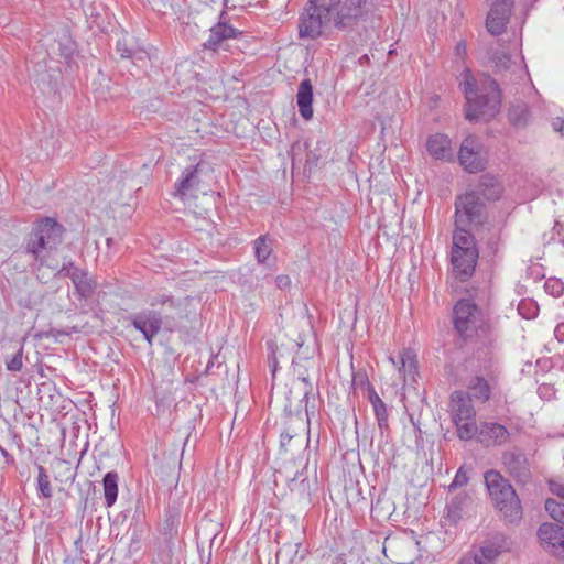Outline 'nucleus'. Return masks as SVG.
<instances>
[{"mask_svg":"<svg viewBox=\"0 0 564 564\" xmlns=\"http://www.w3.org/2000/svg\"><path fill=\"white\" fill-rule=\"evenodd\" d=\"M460 86L466 98L465 118L468 121H488L496 117L501 107V90L496 79L485 76L478 86L467 70Z\"/></svg>","mask_w":564,"mask_h":564,"instance_id":"obj_1","label":"nucleus"},{"mask_svg":"<svg viewBox=\"0 0 564 564\" xmlns=\"http://www.w3.org/2000/svg\"><path fill=\"white\" fill-rule=\"evenodd\" d=\"M484 479L500 519L508 524L519 523L523 516L522 503L509 479L496 469L487 470Z\"/></svg>","mask_w":564,"mask_h":564,"instance_id":"obj_2","label":"nucleus"},{"mask_svg":"<svg viewBox=\"0 0 564 564\" xmlns=\"http://www.w3.org/2000/svg\"><path fill=\"white\" fill-rule=\"evenodd\" d=\"M65 228L52 217L35 220L28 234L24 248L40 267L44 265L48 256L56 251L63 242Z\"/></svg>","mask_w":564,"mask_h":564,"instance_id":"obj_3","label":"nucleus"},{"mask_svg":"<svg viewBox=\"0 0 564 564\" xmlns=\"http://www.w3.org/2000/svg\"><path fill=\"white\" fill-rule=\"evenodd\" d=\"M290 348L297 349L296 356L292 359V364L293 373L297 377L301 386L295 387V389L300 390L303 394L301 402H305L304 408L307 417V424H310L311 415H313L315 412V404H310V398H313V401H315V393L313 392L310 375V370H315V361L312 360L311 357L313 350L308 346H305V339L302 335H299Z\"/></svg>","mask_w":564,"mask_h":564,"instance_id":"obj_4","label":"nucleus"},{"mask_svg":"<svg viewBox=\"0 0 564 564\" xmlns=\"http://www.w3.org/2000/svg\"><path fill=\"white\" fill-rule=\"evenodd\" d=\"M455 330L464 340L485 335L489 328L481 310L470 300H460L453 311Z\"/></svg>","mask_w":564,"mask_h":564,"instance_id":"obj_5","label":"nucleus"},{"mask_svg":"<svg viewBox=\"0 0 564 564\" xmlns=\"http://www.w3.org/2000/svg\"><path fill=\"white\" fill-rule=\"evenodd\" d=\"M485 204L474 191L457 197L455 202V226H479L486 219Z\"/></svg>","mask_w":564,"mask_h":564,"instance_id":"obj_6","label":"nucleus"},{"mask_svg":"<svg viewBox=\"0 0 564 564\" xmlns=\"http://www.w3.org/2000/svg\"><path fill=\"white\" fill-rule=\"evenodd\" d=\"M40 48L45 51V56L50 61L59 62L64 59L68 63L76 52V43L68 29L62 28L55 33L44 35L40 41Z\"/></svg>","mask_w":564,"mask_h":564,"instance_id":"obj_7","label":"nucleus"},{"mask_svg":"<svg viewBox=\"0 0 564 564\" xmlns=\"http://www.w3.org/2000/svg\"><path fill=\"white\" fill-rule=\"evenodd\" d=\"M169 314L164 312H156L155 310H145L133 314L130 317L131 324L133 327L139 330L145 338V340L152 345V340L156 334L160 333L162 326L165 329L172 332L173 325L170 323Z\"/></svg>","mask_w":564,"mask_h":564,"instance_id":"obj_8","label":"nucleus"},{"mask_svg":"<svg viewBox=\"0 0 564 564\" xmlns=\"http://www.w3.org/2000/svg\"><path fill=\"white\" fill-rule=\"evenodd\" d=\"M206 169L207 164L203 161L186 166L175 183L173 195L182 200L197 197V193L202 191V177Z\"/></svg>","mask_w":564,"mask_h":564,"instance_id":"obj_9","label":"nucleus"},{"mask_svg":"<svg viewBox=\"0 0 564 564\" xmlns=\"http://www.w3.org/2000/svg\"><path fill=\"white\" fill-rule=\"evenodd\" d=\"M536 535L540 545L547 553L564 558V525L544 522L539 527Z\"/></svg>","mask_w":564,"mask_h":564,"instance_id":"obj_10","label":"nucleus"},{"mask_svg":"<svg viewBox=\"0 0 564 564\" xmlns=\"http://www.w3.org/2000/svg\"><path fill=\"white\" fill-rule=\"evenodd\" d=\"M501 460L507 473L518 482L527 484L530 480V463L527 455L520 448L503 452Z\"/></svg>","mask_w":564,"mask_h":564,"instance_id":"obj_11","label":"nucleus"},{"mask_svg":"<svg viewBox=\"0 0 564 564\" xmlns=\"http://www.w3.org/2000/svg\"><path fill=\"white\" fill-rule=\"evenodd\" d=\"M513 4V0H496L492 3L486 20V26L490 34L500 35L506 31Z\"/></svg>","mask_w":564,"mask_h":564,"instance_id":"obj_12","label":"nucleus"},{"mask_svg":"<svg viewBox=\"0 0 564 564\" xmlns=\"http://www.w3.org/2000/svg\"><path fill=\"white\" fill-rule=\"evenodd\" d=\"M326 22L317 12H313L312 6L307 3L305 12L302 14L299 23V36L301 39L315 40L326 28Z\"/></svg>","mask_w":564,"mask_h":564,"instance_id":"obj_13","label":"nucleus"},{"mask_svg":"<svg viewBox=\"0 0 564 564\" xmlns=\"http://www.w3.org/2000/svg\"><path fill=\"white\" fill-rule=\"evenodd\" d=\"M509 436L507 427L497 422H482L479 425L478 442L486 447L500 446Z\"/></svg>","mask_w":564,"mask_h":564,"instance_id":"obj_14","label":"nucleus"},{"mask_svg":"<svg viewBox=\"0 0 564 564\" xmlns=\"http://www.w3.org/2000/svg\"><path fill=\"white\" fill-rule=\"evenodd\" d=\"M225 12H221L220 20L210 29L208 40L203 44L205 50L217 51L225 41L236 39L241 34L236 28L224 21Z\"/></svg>","mask_w":564,"mask_h":564,"instance_id":"obj_15","label":"nucleus"},{"mask_svg":"<svg viewBox=\"0 0 564 564\" xmlns=\"http://www.w3.org/2000/svg\"><path fill=\"white\" fill-rule=\"evenodd\" d=\"M471 401V395L462 390H456L451 394L449 409L453 421L474 419L476 412Z\"/></svg>","mask_w":564,"mask_h":564,"instance_id":"obj_16","label":"nucleus"},{"mask_svg":"<svg viewBox=\"0 0 564 564\" xmlns=\"http://www.w3.org/2000/svg\"><path fill=\"white\" fill-rule=\"evenodd\" d=\"M367 0H346L339 1L337 28L346 29L355 24L365 12Z\"/></svg>","mask_w":564,"mask_h":564,"instance_id":"obj_17","label":"nucleus"},{"mask_svg":"<svg viewBox=\"0 0 564 564\" xmlns=\"http://www.w3.org/2000/svg\"><path fill=\"white\" fill-rule=\"evenodd\" d=\"M473 144L474 140L471 138L465 139L460 145L458 159L466 171L469 173H478L485 170L486 160L474 151Z\"/></svg>","mask_w":564,"mask_h":564,"instance_id":"obj_18","label":"nucleus"},{"mask_svg":"<svg viewBox=\"0 0 564 564\" xmlns=\"http://www.w3.org/2000/svg\"><path fill=\"white\" fill-rule=\"evenodd\" d=\"M181 513L182 508L180 503L173 502L167 505L160 524V530L167 540H172L178 534Z\"/></svg>","mask_w":564,"mask_h":564,"instance_id":"obj_19","label":"nucleus"},{"mask_svg":"<svg viewBox=\"0 0 564 564\" xmlns=\"http://www.w3.org/2000/svg\"><path fill=\"white\" fill-rule=\"evenodd\" d=\"M468 226H456L453 234V249L452 253H462L467 251V256L473 260L475 251H478L474 236L467 230Z\"/></svg>","mask_w":564,"mask_h":564,"instance_id":"obj_20","label":"nucleus"},{"mask_svg":"<svg viewBox=\"0 0 564 564\" xmlns=\"http://www.w3.org/2000/svg\"><path fill=\"white\" fill-rule=\"evenodd\" d=\"M478 251H475L474 259L470 260L467 251L459 253H452L453 272L460 281H467L475 272L478 260Z\"/></svg>","mask_w":564,"mask_h":564,"instance_id":"obj_21","label":"nucleus"},{"mask_svg":"<svg viewBox=\"0 0 564 564\" xmlns=\"http://www.w3.org/2000/svg\"><path fill=\"white\" fill-rule=\"evenodd\" d=\"M471 497L466 491L454 495L446 505V519L451 523H457L471 505Z\"/></svg>","mask_w":564,"mask_h":564,"instance_id":"obj_22","label":"nucleus"},{"mask_svg":"<svg viewBox=\"0 0 564 564\" xmlns=\"http://www.w3.org/2000/svg\"><path fill=\"white\" fill-rule=\"evenodd\" d=\"M313 85L310 79H303L297 88L296 104L301 117L310 120L313 117Z\"/></svg>","mask_w":564,"mask_h":564,"instance_id":"obj_23","label":"nucleus"},{"mask_svg":"<svg viewBox=\"0 0 564 564\" xmlns=\"http://www.w3.org/2000/svg\"><path fill=\"white\" fill-rule=\"evenodd\" d=\"M313 12H317L327 25L333 23L337 28L339 0H310Z\"/></svg>","mask_w":564,"mask_h":564,"instance_id":"obj_24","label":"nucleus"},{"mask_svg":"<svg viewBox=\"0 0 564 564\" xmlns=\"http://www.w3.org/2000/svg\"><path fill=\"white\" fill-rule=\"evenodd\" d=\"M426 149L430 155L437 160H449L452 158L451 141L445 134L430 135Z\"/></svg>","mask_w":564,"mask_h":564,"instance_id":"obj_25","label":"nucleus"},{"mask_svg":"<svg viewBox=\"0 0 564 564\" xmlns=\"http://www.w3.org/2000/svg\"><path fill=\"white\" fill-rule=\"evenodd\" d=\"M72 282L75 288V293L79 299H89L97 289L96 280L89 276L87 271L82 269H79L75 275L73 274Z\"/></svg>","mask_w":564,"mask_h":564,"instance_id":"obj_26","label":"nucleus"},{"mask_svg":"<svg viewBox=\"0 0 564 564\" xmlns=\"http://www.w3.org/2000/svg\"><path fill=\"white\" fill-rule=\"evenodd\" d=\"M502 545L501 540L490 541L487 540L482 543V545L471 554L466 555V557H477L480 564H495V560L501 553Z\"/></svg>","mask_w":564,"mask_h":564,"instance_id":"obj_27","label":"nucleus"},{"mask_svg":"<svg viewBox=\"0 0 564 564\" xmlns=\"http://www.w3.org/2000/svg\"><path fill=\"white\" fill-rule=\"evenodd\" d=\"M305 468H303L300 473L290 479L289 488L291 492L297 495L301 499L305 501H310L311 499V481L308 477L305 475Z\"/></svg>","mask_w":564,"mask_h":564,"instance_id":"obj_28","label":"nucleus"},{"mask_svg":"<svg viewBox=\"0 0 564 564\" xmlns=\"http://www.w3.org/2000/svg\"><path fill=\"white\" fill-rule=\"evenodd\" d=\"M304 442L306 445L310 442V438H304V435L299 433L297 431H293V434H290V430H283L280 435V448L288 452H294L303 447Z\"/></svg>","mask_w":564,"mask_h":564,"instance_id":"obj_29","label":"nucleus"},{"mask_svg":"<svg viewBox=\"0 0 564 564\" xmlns=\"http://www.w3.org/2000/svg\"><path fill=\"white\" fill-rule=\"evenodd\" d=\"M471 399L485 403L490 399L491 389L486 379L482 377H474L468 384V392Z\"/></svg>","mask_w":564,"mask_h":564,"instance_id":"obj_30","label":"nucleus"},{"mask_svg":"<svg viewBox=\"0 0 564 564\" xmlns=\"http://www.w3.org/2000/svg\"><path fill=\"white\" fill-rule=\"evenodd\" d=\"M478 187L481 195L488 200H496L501 195V185L492 175H482L479 180Z\"/></svg>","mask_w":564,"mask_h":564,"instance_id":"obj_31","label":"nucleus"},{"mask_svg":"<svg viewBox=\"0 0 564 564\" xmlns=\"http://www.w3.org/2000/svg\"><path fill=\"white\" fill-rule=\"evenodd\" d=\"M116 48L121 58H130L133 63H137L138 61H145L148 58L147 53L142 50L134 48V45L130 44L126 36L117 41Z\"/></svg>","mask_w":564,"mask_h":564,"instance_id":"obj_32","label":"nucleus"},{"mask_svg":"<svg viewBox=\"0 0 564 564\" xmlns=\"http://www.w3.org/2000/svg\"><path fill=\"white\" fill-rule=\"evenodd\" d=\"M118 479L119 477L116 471H109L104 476L102 485L107 507H111L117 500Z\"/></svg>","mask_w":564,"mask_h":564,"instance_id":"obj_33","label":"nucleus"},{"mask_svg":"<svg viewBox=\"0 0 564 564\" xmlns=\"http://www.w3.org/2000/svg\"><path fill=\"white\" fill-rule=\"evenodd\" d=\"M530 118L529 107L525 104L512 105L508 112V119L513 127L523 128Z\"/></svg>","mask_w":564,"mask_h":564,"instance_id":"obj_34","label":"nucleus"},{"mask_svg":"<svg viewBox=\"0 0 564 564\" xmlns=\"http://www.w3.org/2000/svg\"><path fill=\"white\" fill-rule=\"evenodd\" d=\"M491 62L496 74H502L505 72L514 74L516 70H521L520 67L511 61L510 56L502 51L496 52L491 57Z\"/></svg>","mask_w":564,"mask_h":564,"instance_id":"obj_35","label":"nucleus"},{"mask_svg":"<svg viewBox=\"0 0 564 564\" xmlns=\"http://www.w3.org/2000/svg\"><path fill=\"white\" fill-rule=\"evenodd\" d=\"M457 427V435L463 441H469L474 437L478 441L479 426L476 424L474 419L471 420H462L454 421Z\"/></svg>","mask_w":564,"mask_h":564,"instance_id":"obj_36","label":"nucleus"},{"mask_svg":"<svg viewBox=\"0 0 564 564\" xmlns=\"http://www.w3.org/2000/svg\"><path fill=\"white\" fill-rule=\"evenodd\" d=\"M400 361H401V368L400 370H403L405 375L411 376L414 378V375L417 371V357L414 350L410 348H405L400 352Z\"/></svg>","mask_w":564,"mask_h":564,"instance_id":"obj_37","label":"nucleus"},{"mask_svg":"<svg viewBox=\"0 0 564 564\" xmlns=\"http://www.w3.org/2000/svg\"><path fill=\"white\" fill-rule=\"evenodd\" d=\"M272 252V242L267 235L254 240V253L259 263H264Z\"/></svg>","mask_w":564,"mask_h":564,"instance_id":"obj_38","label":"nucleus"},{"mask_svg":"<svg viewBox=\"0 0 564 564\" xmlns=\"http://www.w3.org/2000/svg\"><path fill=\"white\" fill-rule=\"evenodd\" d=\"M37 471H39L37 490L41 492V495L44 498L50 499L53 496V490H52L48 475H47L45 468L41 465H37Z\"/></svg>","mask_w":564,"mask_h":564,"instance_id":"obj_39","label":"nucleus"},{"mask_svg":"<svg viewBox=\"0 0 564 564\" xmlns=\"http://www.w3.org/2000/svg\"><path fill=\"white\" fill-rule=\"evenodd\" d=\"M373 412L377 419L378 427L380 430V433L383 434L389 430V422H388V412H387V405L381 400L378 403L372 404Z\"/></svg>","mask_w":564,"mask_h":564,"instance_id":"obj_40","label":"nucleus"},{"mask_svg":"<svg viewBox=\"0 0 564 564\" xmlns=\"http://www.w3.org/2000/svg\"><path fill=\"white\" fill-rule=\"evenodd\" d=\"M545 510L558 524L564 525V503L550 498L545 501Z\"/></svg>","mask_w":564,"mask_h":564,"instance_id":"obj_41","label":"nucleus"},{"mask_svg":"<svg viewBox=\"0 0 564 564\" xmlns=\"http://www.w3.org/2000/svg\"><path fill=\"white\" fill-rule=\"evenodd\" d=\"M284 412L288 414L289 420L285 422L283 430H290V434H293V431H297L299 433L303 434V419L299 414L295 416L292 415L291 403L284 406Z\"/></svg>","mask_w":564,"mask_h":564,"instance_id":"obj_42","label":"nucleus"},{"mask_svg":"<svg viewBox=\"0 0 564 564\" xmlns=\"http://www.w3.org/2000/svg\"><path fill=\"white\" fill-rule=\"evenodd\" d=\"M32 64H33V73L35 74L36 77H39V80L41 82H50L51 78L53 77V75L51 74H45V72L47 70V68L50 70H55L52 66H48L47 65V62H46V58L45 56L43 58H40L35 62L32 61Z\"/></svg>","mask_w":564,"mask_h":564,"instance_id":"obj_43","label":"nucleus"},{"mask_svg":"<svg viewBox=\"0 0 564 564\" xmlns=\"http://www.w3.org/2000/svg\"><path fill=\"white\" fill-rule=\"evenodd\" d=\"M158 303H161L162 305V308L160 312H164L166 314H169L170 316H173V318H170V323L173 325V328L175 327V323H174V319H175V315H180L181 313V310L177 305H175L174 301L172 300V297L170 296H161L160 299L156 300Z\"/></svg>","mask_w":564,"mask_h":564,"instance_id":"obj_44","label":"nucleus"},{"mask_svg":"<svg viewBox=\"0 0 564 564\" xmlns=\"http://www.w3.org/2000/svg\"><path fill=\"white\" fill-rule=\"evenodd\" d=\"M518 312L523 318L531 319L538 315L539 306L532 301L522 300L518 305Z\"/></svg>","mask_w":564,"mask_h":564,"instance_id":"obj_45","label":"nucleus"},{"mask_svg":"<svg viewBox=\"0 0 564 564\" xmlns=\"http://www.w3.org/2000/svg\"><path fill=\"white\" fill-rule=\"evenodd\" d=\"M6 366L9 371H20L23 366V346L11 357L6 359Z\"/></svg>","mask_w":564,"mask_h":564,"instance_id":"obj_46","label":"nucleus"},{"mask_svg":"<svg viewBox=\"0 0 564 564\" xmlns=\"http://www.w3.org/2000/svg\"><path fill=\"white\" fill-rule=\"evenodd\" d=\"M468 480H469V477H468V474H467L465 467L460 466L458 468L453 481L448 486V490L454 491L457 488H462L468 484Z\"/></svg>","mask_w":564,"mask_h":564,"instance_id":"obj_47","label":"nucleus"},{"mask_svg":"<svg viewBox=\"0 0 564 564\" xmlns=\"http://www.w3.org/2000/svg\"><path fill=\"white\" fill-rule=\"evenodd\" d=\"M76 332H78V329L75 326L74 327H68V328H65V329H58V328H55V327H51L48 330L43 332L40 335V337L54 338L56 341H58L61 336H69L73 333H76Z\"/></svg>","mask_w":564,"mask_h":564,"instance_id":"obj_48","label":"nucleus"},{"mask_svg":"<svg viewBox=\"0 0 564 564\" xmlns=\"http://www.w3.org/2000/svg\"><path fill=\"white\" fill-rule=\"evenodd\" d=\"M297 546H300V543H296L294 545H291V544L283 545L276 552V560L278 561H288V562L292 563V561H293L292 553H294V554L297 553V551L294 550V547H297Z\"/></svg>","mask_w":564,"mask_h":564,"instance_id":"obj_49","label":"nucleus"},{"mask_svg":"<svg viewBox=\"0 0 564 564\" xmlns=\"http://www.w3.org/2000/svg\"><path fill=\"white\" fill-rule=\"evenodd\" d=\"M545 290L553 295H561L564 290V285L558 280H547L545 282Z\"/></svg>","mask_w":564,"mask_h":564,"instance_id":"obj_50","label":"nucleus"},{"mask_svg":"<svg viewBox=\"0 0 564 564\" xmlns=\"http://www.w3.org/2000/svg\"><path fill=\"white\" fill-rule=\"evenodd\" d=\"M368 384H371V383L369 382L368 377L365 372L359 371V372H355L352 375V386L355 388H357V387L367 388Z\"/></svg>","mask_w":564,"mask_h":564,"instance_id":"obj_51","label":"nucleus"},{"mask_svg":"<svg viewBox=\"0 0 564 564\" xmlns=\"http://www.w3.org/2000/svg\"><path fill=\"white\" fill-rule=\"evenodd\" d=\"M319 160V156L314 152H308L306 154V161H305V171L308 170V172L312 171L313 167L317 165V162Z\"/></svg>","mask_w":564,"mask_h":564,"instance_id":"obj_52","label":"nucleus"},{"mask_svg":"<svg viewBox=\"0 0 564 564\" xmlns=\"http://www.w3.org/2000/svg\"><path fill=\"white\" fill-rule=\"evenodd\" d=\"M366 389L368 392V400L371 403V405L381 401V398L378 395V393L376 392L375 388L371 384H368Z\"/></svg>","mask_w":564,"mask_h":564,"instance_id":"obj_53","label":"nucleus"},{"mask_svg":"<svg viewBox=\"0 0 564 564\" xmlns=\"http://www.w3.org/2000/svg\"><path fill=\"white\" fill-rule=\"evenodd\" d=\"M276 286L281 290L288 288L291 284L289 275H279L275 279Z\"/></svg>","mask_w":564,"mask_h":564,"instance_id":"obj_54","label":"nucleus"},{"mask_svg":"<svg viewBox=\"0 0 564 564\" xmlns=\"http://www.w3.org/2000/svg\"><path fill=\"white\" fill-rule=\"evenodd\" d=\"M552 127L554 131L561 133V135H564V119L563 118H555L552 122Z\"/></svg>","mask_w":564,"mask_h":564,"instance_id":"obj_55","label":"nucleus"},{"mask_svg":"<svg viewBox=\"0 0 564 564\" xmlns=\"http://www.w3.org/2000/svg\"><path fill=\"white\" fill-rule=\"evenodd\" d=\"M79 269H73V270H69L67 268H64L62 267L58 272H57V276H64V278H69L70 280H73V274L75 275L77 272H78Z\"/></svg>","mask_w":564,"mask_h":564,"instance_id":"obj_56","label":"nucleus"},{"mask_svg":"<svg viewBox=\"0 0 564 564\" xmlns=\"http://www.w3.org/2000/svg\"><path fill=\"white\" fill-rule=\"evenodd\" d=\"M554 335L556 337V339L561 343L564 341V323H560L555 329H554Z\"/></svg>","mask_w":564,"mask_h":564,"instance_id":"obj_57","label":"nucleus"},{"mask_svg":"<svg viewBox=\"0 0 564 564\" xmlns=\"http://www.w3.org/2000/svg\"><path fill=\"white\" fill-rule=\"evenodd\" d=\"M467 52V45L465 42H459L457 43L456 45V54L459 55V56H463L465 55Z\"/></svg>","mask_w":564,"mask_h":564,"instance_id":"obj_58","label":"nucleus"},{"mask_svg":"<svg viewBox=\"0 0 564 564\" xmlns=\"http://www.w3.org/2000/svg\"><path fill=\"white\" fill-rule=\"evenodd\" d=\"M410 419H411V422H412V424L414 426L415 432L417 433V435H416V444L419 445L420 441H422V431H421V429L419 426V423L415 422L412 416Z\"/></svg>","mask_w":564,"mask_h":564,"instance_id":"obj_59","label":"nucleus"},{"mask_svg":"<svg viewBox=\"0 0 564 564\" xmlns=\"http://www.w3.org/2000/svg\"><path fill=\"white\" fill-rule=\"evenodd\" d=\"M458 564H480L477 557H466L464 556Z\"/></svg>","mask_w":564,"mask_h":564,"instance_id":"obj_60","label":"nucleus"},{"mask_svg":"<svg viewBox=\"0 0 564 564\" xmlns=\"http://www.w3.org/2000/svg\"><path fill=\"white\" fill-rule=\"evenodd\" d=\"M0 453L4 457L6 463H8V464L13 463L12 455H10L1 445H0Z\"/></svg>","mask_w":564,"mask_h":564,"instance_id":"obj_61","label":"nucleus"},{"mask_svg":"<svg viewBox=\"0 0 564 564\" xmlns=\"http://www.w3.org/2000/svg\"><path fill=\"white\" fill-rule=\"evenodd\" d=\"M62 267L67 268V269H69V270H73V269H79V268H78V267H76V265L74 264V262H73V261H70V260H69V261H67V262H64Z\"/></svg>","mask_w":564,"mask_h":564,"instance_id":"obj_62","label":"nucleus"},{"mask_svg":"<svg viewBox=\"0 0 564 564\" xmlns=\"http://www.w3.org/2000/svg\"><path fill=\"white\" fill-rule=\"evenodd\" d=\"M272 355H273V369L272 371L275 372L276 371V357H275V350L272 351Z\"/></svg>","mask_w":564,"mask_h":564,"instance_id":"obj_63","label":"nucleus"},{"mask_svg":"<svg viewBox=\"0 0 564 564\" xmlns=\"http://www.w3.org/2000/svg\"><path fill=\"white\" fill-rule=\"evenodd\" d=\"M555 492H556L557 496L564 498V487L563 486H561L558 488V490H556Z\"/></svg>","mask_w":564,"mask_h":564,"instance_id":"obj_64","label":"nucleus"}]
</instances>
